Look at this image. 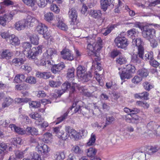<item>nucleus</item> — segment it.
<instances>
[{
	"label": "nucleus",
	"mask_w": 160,
	"mask_h": 160,
	"mask_svg": "<svg viewBox=\"0 0 160 160\" xmlns=\"http://www.w3.org/2000/svg\"><path fill=\"white\" fill-rule=\"evenodd\" d=\"M88 44L87 49L89 55H93L98 57L97 53L100 51L102 47V41L100 38H98L96 42L93 39L87 38Z\"/></svg>",
	"instance_id": "f257e3e1"
},
{
	"label": "nucleus",
	"mask_w": 160,
	"mask_h": 160,
	"mask_svg": "<svg viewBox=\"0 0 160 160\" xmlns=\"http://www.w3.org/2000/svg\"><path fill=\"white\" fill-rule=\"evenodd\" d=\"M22 47L23 48V51L25 55L29 59H34L35 62L38 65L39 64L38 61L37 60L36 56L39 54L40 47L38 46L36 48H33L32 51L30 50L32 47L31 44L29 42H24L22 43Z\"/></svg>",
	"instance_id": "f03ea898"
},
{
	"label": "nucleus",
	"mask_w": 160,
	"mask_h": 160,
	"mask_svg": "<svg viewBox=\"0 0 160 160\" xmlns=\"http://www.w3.org/2000/svg\"><path fill=\"white\" fill-rule=\"evenodd\" d=\"M58 56L57 52L56 50L53 48H50L47 50L46 52H45L43 55V57L44 59H43V60L42 61L41 64L42 65L44 66L47 68L49 67H51L52 65L51 62L47 60L50 58V59H52V58L54 57Z\"/></svg>",
	"instance_id": "7ed1b4c3"
},
{
	"label": "nucleus",
	"mask_w": 160,
	"mask_h": 160,
	"mask_svg": "<svg viewBox=\"0 0 160 160\" xmlns=\"http://www.w3.org/2000/svg\"><path fill=\"white\" fill-rule=\"evenodd\" d=\"M77 76L82 82H87L90 80L92 75L90 72L87 73L85 68L82 66H78L77 69Z\"/></svg>",
	"instance_id": "20e7f679"
},
{
	"label": "nucleus",
	"mask_w": 160,
	"mask_h": 160,
	"mask_svg": "<svg viewBox=\"0 0 160 160\" xmlns=\"http://www.w3.org/2000/svg\"><path fill=\"white\" fill-rule=\"evenodd\" d=\"M133 44H135L138 48L139 56L141 58L143 59V54L144 53V49L143 47L144 42L140 38H134L132 39Z\"/></svg>",
	"instance_id": "39448f33"
},
{
	"label": "nucleus",
	"mask_w": 160,
	"mask_h": 160,
	"mask_svg": "<svg viewBox=\"0 0 160 160\" xmlns=\"http://www.w3.org/2000/svg\"><path fill=\"white\" fill-rule=\"evenodd\" d=\"M114 42L116 46L122 49H125L129 43L128 39L124 36H121V35L115 38Z\"/></svg>",
	"instance_id": "423d86ee"
},
{
	"label": "nucleus",
	"mask_w": 160,
	"mask_h": 160,
	"mask_svg": "<svg viewBox=\"0 0 160 160\" xmlns=\"http://www.w3.org/2000/svg\"><path fill=\"white\" fill-rule=\"evenodd\" d=\"M155 32L154 29L146 27L143 28L142 34L144 38L149 40L153 38Z\"/></svg>",
	"instance_id": "0eeeda50"
},
{
	"label": "nucleus",
	"mask_w": 160,
	"mask_h": 160,
	"mask_svg": "<svg viewBox=\"0 0 160 160\" xmlns=\"http://www.w3.org/2000/svg\"><path fill=\"white\" fill-rule=\"evenodd\" d=\"M14 15V12H12L8 14L4 15L3 17L0 16V24L5 26L7 22H9L12 19Z\"/></svg>",
	"instance_id": "6e6552de"
},
{
	"label": "nucleus",
	"mask_w": 160,
	"mask_h": 160,
	"mask_svg": "<svg viewBox=\"0 0 160 160\" xmlns=\"http://www.w3.org/2000/svg\"><path fill=\"white\" fill-rule=\"evenodd\" d=\"M27 23L25 19L19 20L15 23L14 28L18 31L23 30L28 27Z\"/></svg>",
	"instance_id": "1a4fd4ad"
},
{
	"label": "nucleus",
	"mask_w": 160,
	"mask_h": 160,
	"mask_svg": "<svg viewBox=\"0 0 160 160\" xmlns=\"http://www.w3.org/2000/svg\"><path fill=\"white\" fill-rule=\"evenodd\" d=\"M42 34L43 37L46 39H48L51 37L50 32L48 31V28L45 24L41 23V34Z\"/></svg>",
	"instance_id": "9d476101"
},
{
	"label": "nucleus",
	"mask_w": 160,
	"mask_h": 160,
	"mask_svg": "<svg viewBox=\"0 0 160 160\" xmlns=\"http://www.w3.org/2000/svg\"><path fill=\"white\" fill-rule=\"evenodd\" d=\"M118 73L122 80L125 79H129L132 77V75L128 72L126 71V70L124 68H118Z\"/></svg>",
	"instance_id": "9b49d317"
},
{
	"label": "nucleus",
	"mask_w": 160,
	"mask_h": 160,
	"mask_svg": "<svg viewBox=\"0 0 160 160\" xmlns=\"http://www.w3.org/2000/svg\"><path fill=\"white\" fill-rule=\"evenodd\" d=\"M62 58L64 59L72 61L74 59L73 57L71 54V51L68 49H65L61 52Z\"/></svg>",
	"instance_id": "f8f14e48"
},
{
	"label": "nucleus",
	"mask_w": 160,
	"mask_h": 160,
	"mask_svg": "<svg viewBox=\"0 0 160 160\" xmlns=\"http://www.w3.org/2000/svg\"><path fill=\"white\" fill-rule=\"evenodd\" d=\"M57 20L58 21L57 26L59 28L64 31L68 29V27L64 22V20L61 16L58 15L57 18Z\"/></svg>",
	"instance_id": "ddd939ff"
},
{
	"label": "nucleus",
	"mask_w": 160,
	"mask_h": 160,
	"mask_svg": "<svg viewBox=\"0 0 160 160\" xmlns=\"http://www.w3.org/2000/svg\"><path fill=\"white\" fill-rule=\"evenodd\" d=\"M114 0H100L101 8L104 11H106L108 8L112 4Z\"/></svg>",
	"instance_id": "4468645a"
},
{
	"label": "nucleus",
	"mask_w": 160,
	"mask_h": 160,
	"mask_svg": "<svg viewBox=\"0 0 160 160\" xmlns=\"http://www.w3.org/2000/svg\"><path fill=\"white\" fill-rule=\"evenodd\" d=\"M12 53L8 49H5L0 52V59H9L11 58Z\"/></svg>",
	"instance_id": "2eb2a0df"
},
{
	"label": "nucleus",
	"mask_w": 160,
	"mask_h": 160,
	"mask_svg": "<svg viewBox=\"0 0 160 160\" xmlns=\"http://www.w3.org/2000/svg\"><path fill=\"white\" fill-rule=\"evenodd\" d=\"M78 102H79L78 101L75 102L74 103H73L72 106L68 110L67 112L65 113L61 117L58 118V122L56 123V124H58L59 123L64 120L67 117L68 113L69 112L70 110H71L73 108L76 107L77 105V103Z\"/></svg>",
	"instance_id": "dca6fc26"
},
{
	"label": "nucleus",
	"mask_w": 160,
	"mask_h": 160,
	"mask_svg": "<svg viewBox=\"0 0 160 160\" xmlns=\"http://www.w3.org/2000/svg\"><path fill=\"white\" fill-rule=\"evenodd\" d=\"M65 67V65L63 63H62L53 66L51 68V70L53 73L56 74L60 72Z\"/></svg>",
	"instance_id": "f3484780"
},
{
	"label": "nucleus",
	"mask_w": 160,
	"mask_h": 160,
	"mask_svg": "<svg viewBox=\"0 0 160 160\" xmlns=\"http://www.w3.org/2000/svg\"><path fill=\"white\" fill-rule=\"evenodd\" d=\"M24 4L31 7L33 10H36L38 6L36 4L35 0H22Z\"/></svg>",
	"instance_id": "a211bd4d"
},
{
	"label": "nucleus",
	"mask_w": 160,
	"mask_h": 160,
	"mask_svg": "<svg viewBox=\"0 0 160 160\" xmlns=\"http://www.w3.org/2000/svg\"><path fill=\"white\" fill-rule=\"evenodd\" d=\"M9 127L11 128L12 130L18 134L23 135L26 133L25 130H23L22 129L16 127L14 124H11L9 125Z\"/></svg>",
	"instance_id": "6ab92c4d"
},
{
	"label": "nucleus",
	"mask_w": 160,
	"mask_h": 160,
	"mask_svg": "<svg viewBox=\"0 0 160 160\" xmlns=\"http://www.w3.org/2000/svg\"><path fill=\"white\" fill-rule=\"evenodd\" d=\"M141 58L139 57L138 51L137 54H133L131 57V62L136 65H138L141 62Z\"/></svg>",
	"instance_id": "aec40b11"
},
{
	"label": "nucleus",
	"mask_w": 160,
	"mask_h": 160,
	"mask_svg": "<svg viewBox=\"0 0 160 160\" xmlns=\"http://www.w3.org/2000/svg\"><path fill=\"white\" fill-rule=\"evenodd\" d=\"M7 146L4 143H0V160H2L5 154Z\"/></svg>",
	"instance_id": "412c9836"
},
{
	"label": "nucleus",
	"mask_w": 160,
	"mask_h": 160,
	"mask_svg": "<svg viewBox=\"0 0 160 160\" xmlns=\"http://www.w3.org/2000/svg\"><path fill=\"white\" fill-rule=\"evenodd\" d=\"M28 37L32 44L34 45L38 44L39 38L37 35L35 34H31L28 36Z\"/></svg>",
	"instance_id": "4be33fe9"
},
{
	"label": "nucleus",
	"mask_w": 160,
	"mask_h": 160,
	"mask_svg": "<svg viewBox=\"0 0 160 160\" xmlns=\"http://www.w3.org/2000/svg\"><path fill=\"white\" fill-rule=\"evenodd\" d=\"M25 21L27 22V27L29 25L30 26L32 27L33 26V23H39V21L37 20L34 18L30 16H28L27 18L25 19Z\"/></svg>",
	"instance_id": "5701e85b"
},
{
	"label": "nucleus",
	"mask_w": 160,
	"mask_h": 160,
	"mask_svg": "<svg viewBox=\"0 0 160 160\" xmlns=\"http://www.w3.org/2000/svg\"><path fill=\"white\" fill-rule=\"evenodd\" d=\"M69 18L72 20V22L76 21L77 17V13L76 10L74 8H71L70 9L68 12Z\"/></svg>",
	"instance_id": "b1692460"
},
{
	"label": "nucleus",
	"mask_w": 160,
	"mask_h": 160,
	"mask_svg": "<svg viewBox=\"0 0 160 160\" xmlns=\"http://www.w3.org/2000/svg\"><path fill=\"white\" fill-rule=\"evenodd\" d=\"M61 88L65 92L70 88L72 91H73L75 89L74 86H71L70 83L68 81H66L62 84L61 86Z\"/></svg>",
	"instance_id": "393cba45"
},
{
	"label": "nucleus",
	"mask_w": 160,
	"mask_h": 160,
	"mask_svg": "<svg viewBox=\"0 0 160 160\" xmlns=\"http://www.w3.org/2000/svg\"><path fill=\"white\" fill-rule=\"evenodd\" d=\"M25 131L26 133L27 132L28 134L36 135L38 134L37 129L34 128L28 127L26 128Z\"/></svg>",
	"instance_id": "a878e982"
},
{
	"label": "nucleus",
	"mask_w": 160,
	"mask_h": 160,
	"mask_svg": "<svg viewBox=\"0 0 160 160\" xmlns=\"http://www.w3.org/2000/svg\"><path fill=\"white\" fill-rule=\"evenodd\" d=\"M74 69L73 68L69 69L67 73V78L68 80H73L74 78Z\"/></svg>",
	"instance_id": "bb28decb"
},
{
	"label": "nucleus",
	"mask_w": 160,
	"mask_h": 160,
	"mask_svg": "<svg viewBox=\"0 0 160 160\" xmlns=\"http://www.w3.org/2000/svg\"><path fill=\"white\" fill-rule=\"evenodd\" d=\"M154 57L153 53L152 52H147L145 54L144 56H143V59L146 61L148 60L150 62L153 59Z\"/></svg>",
	"instance_id": "cd10ccee"
},
{
	"label": "nucleus",
	"mask_w": 160,
	"mask_h": 160,
	"mask_svg": "<svg viewBox=\"0 0 160 160\" xmlns=\"http://www.w3.org/2000/svg\"><path fill=\"white\" fill-rule=\"evenodd\" d=\"M25 81V76L24 75L19 74L17 75L14 78V81L17 83H20Z\"/></svg>",
	"instance_id": "c85d7f7f"
},
{
	"label": "nucleus",
	"mask_w": 160,
	"mask_h": 160,
	"mask_svg": "<svg viewBox=\"0 0 160 160\" xmlns=\"http://www.w3.org/2000/svg\"><path fill=\"white\" fill-rule=\"evenodd\" d=\"M53 131L54 133L59 138L61 136L63 132L61 128L58 127L53 128Z\"/></svg>",
	"instance_id": "c756f323"
},
{
	"label": "nucleus",
	"mask_w": 160,
	"mask_h": 160,
	"mask_svg": "<svg viewBox=\"0 0 160 160\" xmlns=\"http://www.w3.org/2000/svg\"><path fill=\"white\" fill-rule=\"evenodd\" d=\"M69 136L71 138H74L75 139H78L79 138V134L74 129H71L68 133Z\"/></svg>",
	"instance_id": "7c9ffc66"
},
{
	"label": "nucleus",
	"mask_w": 160,
	"mask_h": 160,
	"mask_svg": "<svg viewBox=\"0 0 160 160\" xmlns=\"http://www.w3.org/2000/svg\"><path fill=\"white\" fill-rule=\"evenodd\" d=\"M91 13L92 16L94 18H100L102 15L100 10L92 11Z\"/></svg>",
	"instance_id": "2f4dec72"
},
{
	"label": "nucleus",
	"mask_w": 160,
	"mask_h": 160,
	"mask_svg": "<svg viewBox=\"0 0 160 160\" xmlns=\"http://www.w3.org/2000/svg\"><path fill=\"white\" fill-rule=\"evenodd\" d=\"M9 39L11 40L10 43L12 45H18L20 43V41L19 40L18 38L15 37L14 35H12L11 36Z\"/></svg>",
	"instance_id": "473e14b6"
},
{
	"label": "nucleus",
	"mask_w": 160,
	"mask_h": 160,
	"mask_svg": "<svg viewBox=\"0 0 160 160\" xmlns=\"http://www.w3.org/2000/svg\"><path fill=\"white\" fill-rule=\"evenodd\" d=\"M97 150L94 148H90L87 150V155L88 157H93L96 154Z\"/></svg>",
	"instance_id": "72a5a7b5"
},
{
	"label": "nucleus",
	"mask_w": 160,
	"mask_h": 160,
	"mask_svg": "<svg viewBox=\"0 0 160 160\" xmlns=\"http://www.w3.org/2000/svg\"><path fill=\"white\" fill-rule=\"evenodd\" d=\"M25 61L22 58H14L12 60V63L14 64L16 66L18 65L20 66L22 64H23Z\"/></svg>",
	"instance_id": "f704fd0d"
},
{
	"label": "nucleus",
	"mask_w": 160,
	"mask_h": 160,
	"mask_svg": "<svg viewBox=\"0 0 160 160\" xmlns=\"http://www.w3.org/2000/svg\"><path fill=\"white\" fill-rule=\"evenodd\" d=\"M13 101V100L10 97L6 98L2 104V107L4 108L8 107L11 104Z\"/></svg>",
	"instance_id": "c9c22d12"
},
{
	"label": "nucleus",
	"mask_w": 160,
	"mask_h": 160,
	"mask_svg": "<svg viewBox=\"0 0 160 160\" xmlns=\"http://www.w3.org/2000/svg\"><path fill=\"white\" fill-rule=\"evenodd\" d=\"M138 74L142 77H146L148 74V70L145 68H142L139 69L138 71Z\"/></svg>",
	"instance_id": "e433bc0d"
},
{
	"label": "nucleus",
	"mask_w": 160,
	"mask_h": 160,
	"mask_svg": "<svg viewBox=\"0 0 160 160\" xmlns=\"http://www.w3.org/2000/svg\"><path fill=\"white\" fill-rule=\"evenodd\" d=\"M82 114H86L89 113V115L91 116L94 115V112L92 109H89L88 108V107H82Z\"/></svg>",
	"instance_id": "4c0bfd02"
},
{
	"label": "nucleus",
	"mask_w": 160,
	"mask_h": 160,
	"mask_svg": "<svg viewBox=\"0 0 160 160\" xmlns=\"http://www.w3.org/2000/svg\"><path fill=\"white\" fill-rule=\"evenodd\" d=\"M126 71L128 72L132 75L135 72L136 69L135 67L131 64L127 65L126 66Z\"/></svg>",
	"instance_id": "58836bf2"
},
{
	"label": "nucleus",
	"mask_w": 160,
	"mask_h": 160,
	"mask_svg": "<svg viewBox=\"0 0 160 160\" xmlns=\"http://www.w3.org/2000/svg\"><path fill=\"white\" fill-rule=\"evenodd\" d=\"M61 84V82L59 80L56 81L51 80L49 82V85L52 87H57Z\"/></svg>",
	"instance_id": "ea45409f"
},
{
	"label": "nucleus",
	"mask_w": 160,
	"mask_h": 160,
	"mask_svg": "<svg viewBox=\"0 0 160 160\" xmlns=\"http://www.w3.org/2000/svg\"><path fill=\"white\" fill-rule=\"evenodd\" d=\"M57 160H62L65 158V154L64 151H60L56 152Z\"/></svg>",
	"instance_id": "a19ab883"
},
{
	"label": "nucleus",
	"mask_w": 160,
	"mask_h": 160,
	"mask_svg": "<svg viewBox=\"0 0 160 160\" xmlns=\"http://www.w3.org/2000/svg\"><path fill=\"white\" fill-rule=\"evenodd\" d=\"M117 62L120 65L125 64L127 61L126 58L122 56H120L117 58L116 60Z\"/></svg>",
	"instance_id": "79ce46f5"
},
{
	"label": "nucleus",
	"mask_w": 160,
	"mask_h": 160,
	"mask_svg": "<svg viewBox=\"0 0 160 160\" xmlns=\"http://www.w3.org/2000/svg\"><path fill=\"white\" fill-rule=\"evenodd\" d=\"M95 140V135L93 133H92L89 141L87 142L88 145L89 146L93 145L94 143Z\"/></svg>",
	"instance_id": "37998d69"
},
{
	"label": "nucleus",
	"mask_w": 160,
	"mask_h": 160,
	"mask_svg": "<svg viewBox=\"0 0 160 160\" xmlns=\"http://www.w3.org/2000/svg\"><path fill=\"white\" fill-rule=\"evenodd\" d=\"M53 18V14L51 12L47 13L44 15V19L48 21L52 20Z\"/></svg>",
	"instance_id": "c03bdc74"
},
{
	"label": "nucleus",
	"mask_w": 160,
	"mask_h": 160,
	"mask_svg": "<svg viewBox=\"0 0 160 160\" xmlns=\"http://www.w3.org/2000/svg\"><path fill=\"white\" fill-rule=\"evenodd\" d=\"M94 73L96 75L95 76L96 79L98 82L99 84L101 86H103V83L102 82V79L101 78L100 76V74L98 73L97 71H95L94 72Z\"/></svg>",
	"instance_id": "a18cd8bd"
},
{
	"label": "nucleus",
	"mask_w": 160,
	"mask_h": 160,
	"mask_svg": "<svg viewBox=\"0 0 160 160\" xmlns=\"http://www.w3.org/2000/svg\"><path fill=\"white\" fill-rule=\"evenodd\" d=\"M114 120L115 118L113 116H107L106 118V122L104 127L111 124Z\"/></svg>",
	"instance_id": "49530a36"
},
{
	"label": "nucleus",
	"mask_w": 160,
	"mask_h": 160,
	"mask_svg": "<svg viewBox=\"0 0 160 160\" xmlns=\"http://www.w3.org/2000/svg\"><path fill=\"white\" fill-rule=\"evenodd\" d=\"M25 80L27 82L31 84H34L36 82L35 78L32 76L28 77Z\"/></svg>",
	"instance_id": "de8ad7c7"
},
{
	"label": "nucleus",
	"mask_w": 160,
	"mask_h": 160,
	"mask_svg": "<svg viewBox=\"0 0 160 160\" xmlns=\"http://www.w3.org/2000/svg\"><path fill=\"white\" fill-rule=\"evenodd\" d=\"M138 31L135 28H132L130 30H129L127 32V35L129 37H131L133 35H136Z\"/></svg>",
	"instance_id": "09e8293b"
},
{
	"label": "nucleus",
	"mask_w": 160,
	"mask_h": 160,
	"mask_svg": "<svg viewBox=\"0 0 160 160\" xmlns=\"http://www.w3.org/2000/svg\"><path fill=\"white\" fill-rule=\"evenodd\" d=\"M30 107L31 108H38L40 106V103L35 101H32L29 102Z\"/></svg>",
	"instance_id": "8fccbe9b"
},
{
	"label": "nucleus",
	"mask_w": 160,
	"mask_h": 160,
	"mask_svg": "<svg viewBox=\"0 0 160 160\" xmlns=\"http://www.w3.org/2000/svg\"><path fill=\"white\" fill-rule=\"evenodd\" d=\"M10 123V121L9 119L0 120V125L4 128L8 127Z\"/></svg>",
	"instance_id": "3c124183"
},
{
	"label": "nucleus",
	"mask_w": 160,
	"mask_h": 160,
	"mask_svg": "<svg viewBox=\"0 0 160 160\" xmlns=\"http://www.w3.org/2000/svg\"><path fill=\"white\" fill-rule=\"evenodd\" d=\"M140 118L137 115H132L131 123H138L139 122Z\"/></svg>",
	"instance_id": "603ef678"
},
{
	"label": "nucleus",
	"mask_w": 160,
	"mask_h": 160,
	"mask_svg": "<svg viewBox=\"0 0 160 160\" xmlns=\"http://www.w3.org/2000/svg\"><path fill=\"white\" fill-rule=\"evenodd\" d=\"M72 150L75 153L78 154H81L83 152L82 151L80 148L79 147L77 146H74L72 148Z\"/></svg>",
	"instance_id": "864d4df0"
},
{
	"label": "nucleus",
	"mask_w": 160,
	"mask_h": 160,
	"mask_svg": "<svg viewBox=\"0 0 160 160\" xmlns=\"http://www.w3.org/2000/svg\"><path fill=\"white\" fill-rule=\"evenodd\" d=\"M142 80V78L138 76H136L132 79V82L134 84H137Z\"/></svg>",
	"instance_id": "5fc2aeb1"
},
{
	"label": "nucleus",
	"mask_w": 160,
	"mask_h": 160,
	"mask_svg": "<svg viewBox=\"0 0 160 160\" xmlns=\"http://www.w3.org/2000/svg\"><path fill=\"white\" fill-rule=\"evenodd\" d=\"M136 104L139 106H142L144 108H148L149 107V105L146 102H143L141 101H137Z\"/></svg>",
	"instance_id": "6e6d98bb"
},
{
	"label": "nucleus",
	"mask_w": 160,
	"mask_h": 160,
	"mask_svg": "<svg viewBox=\"0 0 160 160\" xmlns=\"http://www.w3.org/2000/svg\"><path fill=\"white\" fill-rule=\"evenodd\" d=\"M15 154L16 158H22L24 157V153L22 151H17L15 152Z\"/></svg>",
	"instance_id": "4d7b16f0"
},
{
	"label": "nucleus",
	"mask_w": 160,
	"mask_h": 160,
	"mask_svg": "<svg viewBox=\"0 0 160 160\" xmlns=\"http://www.w3.org/2000/svg\"><path fill=\"white\" fill-rule=\"evenodd\" d=\"M29 99L27 98H17L15 99V101L16 102L18 103H21V102H27L29 101Z\"/></svg>",
	"instance_id": "13d9d810"
},
{
	"label": "nucleus",
	"mask_w": 160,
	"mask_h": 160,
	"mask_svg": "<svg viewBox=\"0 0 160 160\" xmlns=\"http://www.w3.org/2000/svg\"><path fill=\"white\" fill-rule=\"evenodd\" d=\"M50 9L56 13H58L59 12V9L56 4H52L50 7Z\"/></svg>",
	"instance_id": "bf43d9fd"
},
{
	"label": "nucleus",
	"mask_w": 160,
	"mask_h": 160,
	"mask_svg": "<svg viewBox=\"0 0 160 160\" xmlns=\"http://www.w3.org/2000/svg\"><path fill=\"white\" fill-rule=\"evenodd\" d=\"M51 76L50 73L49 72H44L41 73V77L44 79H47L49 78Z\"/></svg>",
	"instance_id": "052dcab7"
},
{
	"label": "nucleus",
	"mask_w": 160,
	"mask_h": 160,
	"mask_svg": "<svg viewBox=\"0 0 160 160\" xmlns=\"http://www.w3.org/2000/svg\"><path fill=\"white\" fill-rule=\"evenodd\" d=\"M132 115L130 114H128L123 116V118L126 122L131 123Z\"/></svg>",
	"instance_id": "680f3d73"
},
{
	"label": "nucleus",
	"mask_w": 160,
	"mask_h": 160,
	"mask_svg": "<svg viewBox=\"0 0 160 160\" xmlns=\"http://www.w3.org/2000/svg\"><path fill=\"white\" fill-rule=\"evenodd\" d=\"M13 2L10 0H4L2 2L0 3V5L1 6L2 5L4 4L6 6H9L13 5Z\"/></svg>",
	"instance_id": "e2e57ef3"
},
{
	"label": "nucleus",
	"mask_w": 160,
	"mask_h": 160,
	"mask_svg": "<svg viewBox=\"0 0 160 160\" xmlns=\"http://www.w3.org/2000/svg\"><path fill=\"white\" fill-rule=\"evenodd\" d=\"M29 116L33 119L36 120H39L40 118V115L39 113L34 112L33 114H30Z\"/></svg>",
	"instance_id": "0e129e2a"
},
{
	"label": "nucleus",
	"mask_w": 160,
	"mask_h": 160,
	"mask_svg": "<svg viewBox=\"0 0 160 160\" xmlns=\"http://www.w3.org/2000/svg\"><path fill=\"white\" fill-rule=\"evenodd\" d=\"M41 122V130H42L43 131H44L46 130L45 128L48 126V123L45 121L42 123Z\"/></svg>",
	"instance_id": "69168bd1"
},
{
	"label": "nucleus",
	"mask_w": 160,
	"mask_h": 160,
	"mask_svg": "<svg viewBox=\"0 0 160 160\" xmlns=\"http://www.w3.org/2000/svg\"><path fill=\"white\" fill-rule=\"evenodd\" d=\"M52 134L50 133L47 132L44 134V138L43 139V141H45L46 142L48 141L52 137Z\"/></svg>",
	"instance_id": "338daca9"
},
{
	"label": "nucleus",
	"mask_w": 160,
	"mask_h": 160,
	"mask_svg": "<svg viewBox=\"0 0 160 160\" xmlns=\"http://www.w3.org/2000/svg\"><path fill=\"white\" fill-rule=\"evenodd\" d=\"M150 64V65L153 66V67L157 68L159 65V63L157 61L154 59L152 60L149 62Z\"/></svg>",
	"instance_id": "774afa93"
}]
</instances>
